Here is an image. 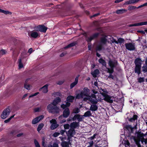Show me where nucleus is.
<instances>
[{"label": "nucleus", "instance_id": "obj_62", "mask_svg": "<svg viewBox=\"0 0 147 147\" xmlns=\"http://www.w3.org/2000/svg\"><path fill=\"white\" fill-rule=\"evenodd\" d=\"M99 14H100L99 13H96V14H94L91 17V18H93V17H96V16H98Z\"/></svg>", "mask_w": 147, "mask_h": 147}, {"label": "nucleus", "instance_id": "obj_25", "mask_svg": "<svg viewBox=\"0 0 147 147\" xmlns=\"http://www.w3.org/2000/svg\"><path fill=\"white\" fill-rule=\"evenodd\" d=\"M61 101V99L59 97H57L51 103L52 104L55 105H57L58 104L59 102Z\"/></svg>", "mask_w": 147, "mask_h": 147}, {"label": "nucleus", "instance_id": "obj_8", "mask_svg": "<svg viewBox=\"0 0 147 147\" xmlns=\"http://www.w3.org/2000/svg\"><path fill=\"white\" fill-rule=\"evenodd\" d=\"M125 45L126 49L128 50L133 51L135 49V45L134 43H126Z\"/></svg>", "mask_w": 147, "mask_h": 147}, {"label": "nucleus", "instance_id": "obj_41", "mask_svg": "<svg viewBox=\"0 0 147 147\" xmlns=\"http://www.w3.org/2000/svg\"><path fill=\"white\" fill-rule=\"evenodd\" d=\"M44 125L43 123H41L39 125L37 129V131L39 132L44 126Z\"/></svg>", "mask_w": 147, "mask_h": 147}, {"label": "nucleus", "instance_id": "obj_52", "mask_svg": "<svg viewBox=\"0 0 147 147\" xmlns=\"http://www.w3.org/2000/svg\"><path fill=\"white\" fill-rule=\"evenodd\" d=\"M5 50L3 49L0 51V55H2L5 54Z\"/></svg>", "mask_w": 147, "mask_h": 147}, {"label": "nucleus", "instance_id": "obj_7", "mask_svg": "<svg viewBox=\"0 0 147 147\" xmlns=\"http://www.w3.org/2000/svg\"><path fill=\"white\" fill-rule=\"evenodd\" d=\"M101 94L104 97V99L105 101L110 103H112L113 102V101L111 99V97L109 95L104 92L101 93Z\"/></svg>", "mask_w": 147, "mask_h": 147}, {"label": "nucleus", "instance_id": "obj_55", "mask_svg": "<svg viewBox=\"0 0 147 147\" xmlns=\"http://www.w3.org/2000/svg\"><path fill=\"white\" fill-rule=\"evenodd\" d=\"M60 134V133L58 132H55L53 135V136L54 137H56L59 135Z\"/></svg>", "mask_w": 147, "mask_h": 147}, {"label": "nucleus", "instance_id": "obj_27", "mask_svg": "<svg viewBox=\"0 0 147 147\" xmlns=\"http://www.w3.org/2000/svg\"><path fill=\"white\" fill-rule=\"evenodd\" d=\"M99 71L98 69H96L91 72V74L94 78L96 77L97 75L99 74Z\"/></svg>", "mask_w": 147, "mask_h": 147}, {"label": "nucleus", "instance_id": "obj_15", "mask_svg": "<svg viewBox=\"0 0 147 147\" xmlns=\"http://www.w3.org/2000/svg\"><path fill=\"white\" fill-rule=\"evenodd\" d=\"M48 85L47 84H46L42 87L40 88L39 90L42 91L43 93H47L48 91Z\"/></svg>", "mask_w": 147, "mask_h": 147}, {"label": "nucleus", "instance_id": "obj_56", "mask_svg": "<svg viewBox=\"0 0 147 147\" xmlns=\"http://www.w3.org/2000/svg\"><path fill=\"white\" fill-rule=\"evenodd\" d=\"M39 93L38 92H36V93H34V94H32V95H30L29 96V98H30V97H33L34 96H36Z\"/></svg>", "mask_w": 147, "mask_h": 147}, {"label": "nucleus", "instance_id": "obj_54", "mask_svg": "<svg viewBox=\"0 0 147 147\" xmlns=\"http://www.w3.org/2000/svg\"><path fill=\"white\" fill-rule=\"evenodd\" d=\"M138 81L140 83L143 82L144 81V78L140 77L138 79Z\"/></svg>", "mask_w": 147, "mask_h": 147}, {"label": "nucleus", "instance_id": "obj_51", "mask_svg": "<svg viewBox=\"0 0 147 147\" xmlns=\"http://www.w3.org/2000/svg\"><path fill=\"white\" fill-rule=\"evenodd\" d=\"M70 125L69 124H67L64 125V127L65 129H68L70 127Z\"/></svg>", "mask_w": 147, "mask_h": 147}, {"label": "nucleus", "instance_id": "obj_42", "mask_svg": "<svg viewBox=\"0 0 147 147\" xmlns=\"http://www.w3.org/2000/svg\"><path fill=\"white\" fill-rule=\"evenodd\" d=\"M107 73H109L110 74H112L114 72V69L113 68H107Z\"/></svg>", "mask_w": 147, "mask_h": 147}, {"label": "nucleus", "instance_id": "obj_1", "mask_svg": "<svg viewBox=\"0 0 147 147\" xmlns=\"http://www.w3.org/2000/svg\"><path fill=\"white\" fill-rule=\"evenodd\" d=\"M47 109L49 113L53 114H58L59 113L60 111V109L58 107L52 103L48 105Z\"/></svg>", "mask_w": 147, "mask_h": 147}, {"label": "nucleus", "instance_id": "obj_57", "mask_svg": "<svg viewBox=\"0 0 147 147\" xmlns=\"http://www.w3.org/2000/svg\"><path fill=\"white\" fill-rule=\"evenodd\" d=\"M52 146V147H58V144L56 143H54Z\"/></svg>", "mask_w": 147, "mask_h": 147}, {"label": "nucleus", "instance_id": "obj_29", "mask_svg": "<svg viewBox=\"0 0 147 147\" xmlns=\"http://www.w3.org/2000/svg\"><path fill=\"white\" fill-rule=\"evenodd\" d=\"M103 48V45L99 43L96 46V51H100Z\"/></svg>", "mask_w": 147, "mask_h": 147}, {"label": "nucleus", "instance_id": "obj_50", "mask_svg": "<svg viewBox=\"0 0 147 147\" xmlns=\"http://www.w3.org/2000/svg\"><path fill=\"white\" fill-rule=\"evenodd\" d=\"M34 143L36 147H40L38 142L35 139L34 140Z\"/></svg>", "mask_w": 147, "mask_h": 147}, {"label": "nucleus", "instance_id": "obj_5", "mask_svg": "<svg viewBox=\"0 0 147 147\" xmlns=\"http://www.w3.org/2000/svg\"><path fill=\"white\" fill-rule=\"evenodd\" d=\"M10 112L9 108H7L5 109L1 115V117L3 119H5L9 115Z\"/></svg>", "mask_w": 147, "mask_h": 147}, {"label": "nucleus", "instance_id": "obj_30", "mask_svg": "<svg viewBox=\"0 0 147 147\" xmlns=\"http://www.w3.org/2000/svg\"><path fill=\"white\" fill-rule=\"evenodd\" d=\"M107 39L105 37H102L100 39V44H101L103 45L106 43L107 42Z\"/></svg>", "mask_w": 147, "mask_h": 147}, {"label": "nucleus", "instance_id": "obj_38", "mask_svg": "<svg viewBox=\"0 0 147 147\" xmlns=\"http://www.w3.org/2000/svg\"><path fill=\"white\" fill-rule=\"evenodd\" d=\"M62 147H69V144L68 143L65 141L63 142L61 144Z\"/></svg>", "mask_w": 147, "mask_h": 147}, {"label": "nucleus", "instance_id": "obj_60", "mask_svg": "<svg viewBox=\"0 0 147 147\" xmlns=\"http://www.w3.org/2000/svg\"><path fill=\"white\" fill-rule=\"evenodd\" d=\"M146 5H147V4H146V3L142 5H141L139 6L138 7H137V8H141L142 7H143L144 6H146Z\"/></svg>", "mask_w": 147, "mask_h": 147}, {"label": "nucleus", "instance_id": "obj_6", "mask_svg": "<svg viewBox=\"0 0 147 147\" xmlns=\"http://www.w3.org/2000/svg\"><path fill=\"white\" fill-rule=\"evenodd\" d=\"M66 133L68 137V139L69 140L75 134L76 132L75 129L70 128Z\"/></svg>", "mask_w": 147, "mask_h": 147}, {"label": "nucleus", "instance_id": "obj_64", "mask_svg": "<svg viewBox=\"0 0 147 147\" xmlns=\"http://www.w3.org/2000/svg\"><path fill=\"white\" fill-rule=\"evenodd\" d=\"M65 130H61L60 131V133L61 134L63 135L64 134V133L65 132Z\"/></svg>", "mask_w": 147, "mask_h": 147}, {"label": "nucleus", "instance_id": "obj_2", "mask_svg": "<svg viewBox=\"0 0 147 147\" xmlns=\"http://www.w3.org/2000/svg\"><path fill=\"white\" fill-rule=\"evenodd\" d=\"M90 90L87 88H84L83 90L80 93L78 94L76 96V99H80L87 97L90 96L89 92Z\"/></svg>", "mask_w": 147, "mask_h": 147}, {"label": "nucleus", "instance_id": "obj_13", "mask_svg": "<svg viewBox=\"0 0 147 147\" xmlns=\"http://www.w3.org/2000/svg\"><path fill=\"white\" fill-rule=\"evenodd\" d=\"M144 25H147V22H142L134 24H130L128 25V26L129 27H132Z\"/></svg>", "mask_w": 147, "mask_h": 147}, {"label": "nucleus", "instance_id": "obj_22", "mask_svg": "<svg viewBox=\"0 0 147 147\" xmlns=\"http://www.w3.org/2000/svg\"><path fill=\"white\" fill-rule=\"evenodd\" d=\"M78 77L79 76L76 77L75 78V81L71 84L70 86V89H72L77 84L78 82Z\"/></svg>", "mask_w": 147, "mask_h": 147}, {"label": "nucleus", "instance_id": "obj_31", "mask_svg": "<svg viewBox=\"0 0 147 147\" xmlns=\"http://www.w3.org/2000/svg\"><path fill=\"white\" fill-rule=\"evenodd\" d=\"M130 139L133 140L137 145L140 143V140L136 138L134 136H132L130 138Z\"/></svg>", "mask_w": 147, "mask_h": 147}, {"label": "nucleus", "instance_id": "obj_44", "mask_svg": "<svg viewBox=\"0 0 147 147\" xmlns=\"http://www.w3.org/2000/svg\"><path fill=\"white\" fill-rule=\"evenodd\" d=\"M142 71L144 73L147 72V65H144L142 67Z\"/></svg>", "mask_w": 147, "mask_h": 147}, {"label": "nucleus", "instance_id": "obj_9", "mask_svg": "<svg viewBox=\"0 0 147 147\" xmlns=\"http://www.w3.org/2000/svg\"><path fill=\"white\" fill-rule=\"evenodd\" d=\"M50 123L51 124L50 127L51 129L53 130L57 128L59 125L57 124V122L55 119H53L50 120Z\"/></svg>", "mask_w": 147, "mask_h": 147}, {"label": "nucleus", "instance_id": "obj_17", "mask_svg": "<svg viewBox=\"0 0 147 147\" xmlns=\"http://www.w3.org/2000/svg\"><path fill=\"white\" fill-rule=\"evenodd\" d=\"M142 61L139 58H137L135 60L134 63L135 65L141 66Z\"/></svg>", "mask_w": 147, "mask_h": 147}, {"label": "nucleus", "instance_id": "obj_61", "mask_svg": "<svg viewBox=\"0 0 147 147\" xmlns=\"http://www.w3.org/2000/svg\"><path fill=\"white\" fill-rule=\"evenodd\" d=\"M143 140L144 141H142V142L143 143V142H144L146 144H147V139H145L143 138Z\"/></svg>", "mask_w": 147, "mask_h": 147}, {"label": "nucleus", "instance_id": "obj_26", "mask_svg": "<svg viewBox=\"0 0 147 147\" xmlns=\"http://www.w3.org/2000/svg\"><path fill=\"white\" fill-rule=\"evenodd\" d=\"M96 104H92L91 105L90 107V110L92 111H96L98 109V107L96 105Z\"/></svg>", "mask_w": 147, "mask_h": 147}, {"label": "nucleus", "instance_id": "obj_34", "mask_svg": "<svg viewBox=\"0 0 147 147\" xmlns=\"http://www.w3.org/2000/svg\"><path fill=\"white\" fill-rule=\"evenodd\" d=\"M144 136V134L143 133H141V132H138L137 133V137L138 138V139H141L143 138V137Z\"/></svg>", "mask_w": 147, "mask_h": 147}, {"label": "nucleus", "instance_id": "obj_32", "mask_svg": "<svg viewBox=\"0 0 147 147\" xmlns=\"http://www.w3.org/2000/svg\"><path fill=\"white\" fill-rule=\"evenodd\" d=\"M70 103L66 102L65 105L64 104H62L61 106V107L63 109H65L66 108V107H69L70 105Z\"/></svg>", "mask_w": 147, "mask_h": 147}, {"label": "nucleus", "instance_id": "obj_46", "mask_svg": "<svg viewBox=\"0 0 147 147\" xmlns=\"http://www.w3.org/2000/svg\"><path fill=\"white\" fill-rule=\"evenodd\" d=\"M136 8H137V7L135 6H131L128 7V10L129 11H131L135 10Z\"/></svg>", "mask_w": 147, "mask_h": 147}, {"label": "nucleus", "instance_id": "obj_21", "mask_svg": "<svg viewBox=\"0 0 147 147\" xmlns=\"http://www.w3.org/2000/svg\"><path fill=\"white\" fill-rule=\"evenodd\" d=\"M29 80L30 79H26L24 84V88L29 90L30 89L31 87V86L28 83V82Z\"/></svg>", "mask_w": 147, "mask_h": 147}, {"label": "nucleus", "instance_id": "obj_35", "mask_svg": "<svg viewBox=\"0 0 147 147\" xmlns=\"http://www.w3.org/2000/svg\"><path fill=\"white\" fill-rule=\"evenodd\" d=\"M99 62L102 64V65L104 66H106V63L105 61L102 58L100 59L99 60Z\"/></svg>", "mask_w": 147, "mask_h": 147}, {"label": "nucleus", "instance_id": "obj_53", "mask_svg": "<svg viewBox=\"0 0 147 147\" xmlns=\"http://www.w3.org/2000/svg\"><path fill=\"white\" fill-rule=\"evenodd\" d=\"M83 116L81 115H80V116H78V122H79L80 121H82V119L83 118Z\"/></svg>", "mask_w": 147, "mask_h": 147}, {"label": "nucleus", "instance_id": "obj_28", "mask_svg": "<svg viewBox=\"0 0 147 147\" xmlns=\"http://www.w3.org/2000/svg\"><path fill=\"white\" fill-rule=\"evenodd\" d=\"M127 11V10L125 9H118L116 11V13L117 14H122Z\"/></svg>", "mask_w": 147, "mask_h": 147}, {"label": "nucleus", "instance_id": "obj_10", "mask_svg": "<svg viewBox=\"0 0 147 147\" xmlns=\"http://www.w3.org/2000/svg\"><path fill=\"white\" fill-rule=\"evenodd\" d=\"M108 64L111 68H114L117 66V62L115 60H112L111 59H109L108 62Z\"/></svg>", "mask_w": 147, "mask_h": 147}, {"label": "nucleus", "instance_id": "obj_58", "mask_svg": "<svg viewBox=\"0 0 147 147\" xmlns=\"http://www.w3.org/2000/svg\"><path fill=\"white\" fill-rule=\"evenodd\" d=\"M108 77L109 78H111L112 79H114V78L113 76L111 74H110Z\"/></svg>", "mask_w": 147, "mask_h": 147}, {"label": "nucleus", "instance_id": "obj_49", "mask_svg": "<svg viewBox=\"0 0 147 147\" xmlns=\"http://www.w3.org/2000/svg\"><path fill=\"white\" fill-rule=\"evenodd\" d=\"M80 116L79 114H76L75 115L74 117L72 118V120L73 121L76 120V119H78V116Z\"/></svg>", "mask_w": 147, "mask_h": 147}, {"label": "nucleus", "instance_id": "obj_23", "mask_svg": "<svg viewBox=\"0 0 147 147\" xmlns=\"http://www.w3.org/2000/svg\"><path fill=\"white\" fill-rule=\"evenodd\" d=\"M140 1V0H129L126 1L124 4L129 5V4H134L138 3Z\"/></svg>", "mask_w": 147, "mask_h": 147}, {"label": "nucleus", "instance_id": "obj_40", "mask_svg": "<svg viewBox=\"0 0 147 147\" xmlns=\"http://www.w3.org/2000/svg\"><path fill=\"white\" fill-rule=\"evenodd\" d=\"M123 143L125 147H127L128 146H129L130 144L128 140H124Z\"/></svg>", "mask_w": 147, "mask_h": 147}, {"label": "nucleus", "instance_id": "obj_3", "mask_svg": "<svg viewBox=\"0 0 147 147\" xmlns=\"http://www.w3.org/2000/svg\"><path fill=\"white\" fill-rule=\"evenodd\" d=\"M83 100L85 101L88 100L92 104H96L98 102L96 96L94 94H92L91 96H90L87 97H85L83 99Z\"/></svg>", "mask_w": 147, "mask_h": 147}, {"label": "nucleus", "instance_id": "obj_19", "mask_svg": "<svg viewBox=\"0 0 147 147\" xmlns=\"http://www.w3.org/2000/svg\"><path fill=\"white\" fill-rule=\"evenodd\" d=\"M28 34H30L31 36L34 38H36L38 36V33L37 32L33 31L28 33Z\"/></svg>", "mask_w": 147, "mask_h": 147}, {"label": "nucleus", "instance_id": "obj_18", "mask_svg": "<svg viewBox=\"0 0 147 147\" xmlns=\"http://www.w3.org/2000/svg\"><path fill=\"white\" fill-rule=\"evenodd\" d=\"M124 130H128L130 133H132L133 128L131 125H125L124 127Z\"/></svg>", "mask_w": 147, "mask_h": 147}, {"label": "nucleus", "instance_id": "obj_36", "mask_svg": "<svg viewBox=\"0 0 147 147\" xmlns=\"http://www.w3.org/2000/svg\"><path fill=\"white\" fill-rule=\"evenodd\" d=\"M91 115L92 114L90 111H88L84 113L83 116L84 117H89L91 116Z\"/></svg>", "mask_w": 147, "mask_h": 147}, {"label": "nucleus", "instance_id": "obj_45", "mask_svg": "<svg viewBox=\"0 0 147 147\" xmlns=\"http://www.w3.org/2000/svg\"><path fill=\"white\" fill-rule=\"evenodd\" d=\"M125 41V40L124 39L121 38H120L118 39V41L117 42H118V43L121 44L123 43Z\"/></svg>", "mask_w": 147, "mask_h": 147}, {"label": "nucleus", "instance_id": "obj_33", "mask_svg": "<svg viewBox=\"0 0 147 147\" xmlns=\"http://www.w3.org/2000/svg\"><path fill=\"white\" fill-rule=\"evenodd\" d=\"M0 12L3 13L5 15H11L12 13L8 11H5L0 9Z\"/></svg>", "mask_w": 147, "mask_h": 147}, {"label": "nucleus", "instance_id": "obj_59", "mask_svg": "<svg viewBox=\"0 0 147 147\" xmlns=\"http://www.w3.org/2000/svg\"><path fill=\"white\" fill-rule=\"evenodd\" d=\"M40 109V108L39 107L36 108L34 109V111L35 112H38Z\"/></svg>", "mask_w": 147, "mask_h": 147}, {"label": "nucleus", "instance_id": "obj_37", "mask_svg": "<svg viewBox=\"0 0 147 147\" xmlns=\"http://www.w3.org/2000/svg\"><path fill=\"white\" fill-rule=\"evenodd\" d=\"M18 66L19 68L20 69L23 67V65L22 62V59L21 58L19 59L18 60Z\"/></svg>", "mask_w": 147, "mask_h": 147}, {"label": "nucleus", "instance_id": "obj_11", "mask_svg": "<svg viewBox=\"0 0 147 147\" xmlns=\"http://www.w3.org/2000/svg\"><path fill=\"white\" fill-rule=\"evenodd\" d=\"M44 118V116L41 115L40 116L36 117L32 121V123L35 124L38 123L40 120Z\"/></svg>", "mask_w": 147, "mask_h": 147}, {"label": "nucleus", "instance_id": "obj_47", "mask_svg": "<svg viewBox=\"0 0 147 147\" xmlns=\"http://www.w3.org/2000/svg\"><path fill=\"white\" fill-rule=\"evenodd\" d=\"M109 39L111 41V42L113 43L115 42L116 44H118V42H117V41H116L113 37H111L109 38Z\"/></svg>", "mask_w": 147, "mask_h": 147}, {"label": "nucleus", "instance_id": "obj_48", "mask_svg": "<svg viewBox=\"0 0 147 147\" xmlns=\"http://www.w3.org/2000/svg\"><path fill=\"white\" fill-rule=\"evenodd\" d=\"M14 115H13L11 116L8 119L5 120L4 121V122L5 123H7L9 122L10 121L11 119L14 117Z\"/></svg>", "mask_w": 147, "mask_h": 147}, {"label": "nucleus", "instance_id": "obj_39", "mask_svg": "<svg viewBox=\"0 0 147 147\" xmlns=\"http://www.w3.org/2000/svg\"><path fill=\"white\" fill-rule=\"evenodd\" d=\"M76 44V43L75 42H73L72 43H71L70 44H69L67 46L65 47H64V49H67L71 47H72L74 46Z\"/></svg>", "mask_w": 147, "mask_h": 147}, {"label": "nucleus", "instance_id": "obj_63", "mask_svg": "<svg viewBox=\"0 0 147 147\" xmlns=\"http://www.w3.org/2000/svg\"><path fill=\"white\" fill-rule=\"evenodd\" d=\"M96 134H94L93 135V136H92L90 138V139L91 140H93L95 137V136H96Z\"/></svg>", "mask_w": 147, "mask_h": 147}, {"label": "nucleus", "instance_id": "obj_24", "mask_svg": "<svg viewBox=\"0 0 147 147\" xmlns=\"http://www.w3.org/2000/svg\"><path fill=\"white\" fill-rule=\"evenodd\" d=\"M75 97L72 96H69L67 98L66 100L67 101V102H73L74 99Z\"/></svg>", "mask_w": 147, "mask_h": 147}, {"label": "nucleus", "instance_id": "obj_12", "mask_svg": "<svg viewBox=\"0 0 147 147\" xmlns=\"http://www.w3.org/2000/svg\"><path fill=\"white\" fill-rule=\"evenodd\" d=\"M70 128L71 129H75L78 128L79 127V122H73L70 124Z\"/></svg>", "mask_w": 147, "mask_h": 147}, {"label": "nucleus", "instance_id": "obj_43", "mask_svg": "<svg viewBox=\"0 0 147 147\" xmlns=\"http://www.w3.org/2000/svg\"><path fill=\"white\" fill-rule=\"evenodd\" d=\"M80 112V110L78 108H76L73 110V113H77Z\"/></svg>", "mask_w": 147, "mask_h": 147}, {"label": "nucleus", "instance_id": "obj_16", "mask_svg": "<svg viewBox=\"0 0 147 147\" xmlns=\"http://www.w3.org/2000/svg\"><path fill=\"white\" fill-rule=\"evenodd\" d=\"M99 35V33H96L93 35L92 36H90V37L86 39V40L88 42H90L91 41L93 40L94 38L97 37Z\"/></svg>", "mask_w": 147, "mask_h": 147}, {"label": "nucleus", "instance_id": "obj_20", "mask_svg": "<svg viewBox=\"0 0 147 147\" xmlns=\"http://www.w3.org/2000/svg\"><path fill=\"white\" fill-rule=\"evenodd\" d=\"M141 66L135 65L134 68L135 72L139 75L141 73Z\"/></svg>", "mask_w": 147, "mask_h": 147}, {"label": "nucleus", "instance_id": "obj_14", "mask_svg": "<svg viewBox=\"0 0 147 147\" xmlns=\"http://www.w3.org/2000/svg\"><path fill=\"white\" fill-rule=\"evenodd\" d=\"M70 114V111L68 108H66L63 111V116L65 118H67Z\"/></svg>", "mask_w": 147, "mask_h": 147}, {"label": "nucleus", "instance_id": "obj_4", "mask_svg": "<svg viewBox=\"0 0 147 147\" xmlns=\"http://www.w3.org/2000/svg\"><path fill=\"white\" fill-rule=\"evenodd\" d=\"M47 29V27L45 26L44 25H39L34 27V29L36 31H39L43 32H45Z\"/></svg>", "mask_w": 147, "mask_h": 147}]
</instances>
